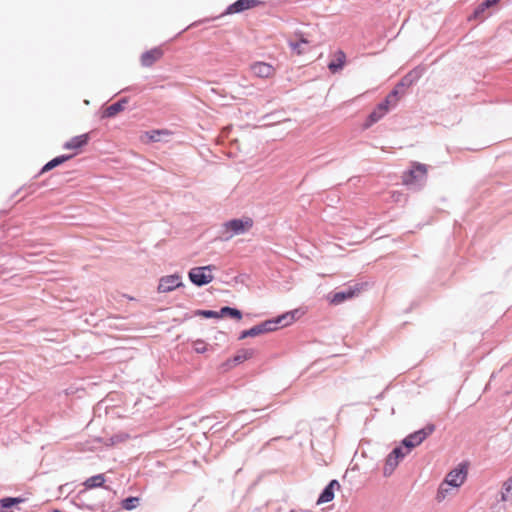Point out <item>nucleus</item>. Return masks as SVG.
Instances as JSON below:
<instances>
[{
    "mask_svg": "<svg viewBox=\"0 0 512 512\" xmlns=\"http://www.w3.org/2000/svg\"><path fill=\"white\" fill-rule=\"evenodd\" d=\"M126 103H127L126 100H121V101H118L116 103L111 104L110 106H108L105 109L104 115L106 117H114V116H116L119 112L124 110V106H125Z\"/></svg>",
    "mask_w": 512,
    "mask_h": 512,
    "instance_id": "19",
    "label": "nucleus"
},
{
    "mask_svg": "<svg viewBox=\"0 0 512 512\" xmlns=\"http://www.w3.org/2000/svg\"><path fill=\"white\" fill-rule=\"evenodd\" d=\"M220 314H221V317L223 316H230V317H233L237 320H240L242 318V313L240 310L238 309H235V308H231V307H223L221 308L220 310Z\"/></svg>",
    "mask_w": 512,
    "mask_h": 512,
    "instance_id": "25",
    "label": "nucleus"
},
{
    "mask_svg": "<svg viewBox=\"0 0 512 512\" xmlns=\"http://www.w3.org/2000/svg\"><path fill=\"white\" fill-rule=\"evenodd\" d=\"M104 483H105L104 475L98 474V475H95V476H92V477L88 478L84 482V486L87 489H93V488H97V487H102L104 485Z\"/></svg>",
    "mask_w": 512,
    "mask_h": 512,
    "instance_id": "20",
    "label": "nucleus"
},
{
    "mask_svg": "<svg viewBox=\"0 0 512 512\" xmlns=\"http://www.w3.org/2000/svg\"><path fill=\"white\" fill-rule=\"evenodd\" d=\"M399 101L397 89L393 90L383 102H381L368 116L366 127H370L374 123L378 122L384 115L389 111L390 107H393Z\"/></svg>",
    "mask_w": 512,
    "mask_h": 512,
    "instance_id": "4",
    "label": "nucleus"
},
{
    "mask_svg": "<svg viewBox=\"0 0 512 512\" xmlns=\"http://www.w3.org/2000/svg\"><path fill=\"white\" fill-rule=\"evenodd\" d=\"M90 135L89 133L81 134L71 138L64 144V149L73 150V156L79 154L82 149L89 143Z\"/></svg>",
    "mask_w": 512,
    "mask_h": 512,
    "instance_id": "9",
    "label": "nucleus"
},
{
    "mask_svg": "<svg viewBox=\"0 0 512 512\" xmlns=\"http://www.w3.org/2000/svg\"><path fill=\"white\" fill-rule=\"evenodd\" d=\"M213 270H215L213 265L192 268L189 271V279L197 286L209 284L214 279L211 273Z\"/></svg>",
    "mask_w": 512,
    "mask_h": 512,
    "instance_id": "6",
    "label": "nucleus"
},
{
    "mask_svg": "<svg viewBox=\"0 0 512 512\" xmlns=\"http://www.w3.org/2000/svg\"><path fill=\"white\" fill-rule=\"evenodd\" d=\"M408 452H409L408 450L406 452H404L402 450V448L397 447L390 454L397 456V460L400 461V459H402Z\"/></svg>",
    "mask_w": 512,
    "mask_h": 512,
    "instance_id": "30",
    "label": "nucleus"
},
{
    "mask_svg": "<svg viewBox=\"0 0 512 512\" xmlns=\"http://www.w3.org/2000/svg\"><path fill=\"white\" fill-rule=\"evenodd\" d=\"M398 464H399V460H397V456L389 454L386 459V463H385V467H384V474L390 475L394 471V469L397 467Z\"/></svg>",
    "mask_w": 512,
    "mask_h": 512,
    "instance_id": "22",
    "label": "nucleus"
},
{
    "mask_svg": "<svg viewBox=\"0 0 512 512\" xmlns=\"http://www.w3.org/2000/svg\"><path fill=\"white\" fill-rule=\"evenodd\" d=\"M72 157H73V155H61V156H58V157L50 160L48 163H46L44 165V167L42 168L41 173H44V172L52 170L53 168L57 167L58 165L68 161Z\"/></svg>",
    "mask_w": 512,
    "mask_h": 512,
    "instance_id": "18",
    "label": "nucleus"
},
{
    "mask_svg": "<svg viewBox=\"0 0 512 512\" xmlns=\"http://www.w3.org/2000/svg\"><path fill=\"white\" fill-rule=\"evenodd\" d=\"M512 497V476L507 479L502 486L501 500L508 501Z\"/></svg>",
    "mask_w": 512,
    "mask_h": 512,
    "instance_id": "23",
    "label": "nucleus"
},
{
    "mask_svg": "<svg viewBox=\"0 0 512 512\" xmlns=\"http://www.w3.org/2000/svg\"><path fill=\"white\" fill-rule=\"evenodd\" d=\"M23 502L22 498H12L6 497L0 499V512H8L10 508H12L16 504H20Z\"/></svg>",
    "mask_w": 512,
    "mask_h": 512,
    "instance_id": "21",
    "label": "nucleus"
},
{
    "mask_svg": "<svg viewBox=\"0 0 512 512\" xmlns=\"http://www.w3.org/2000/svg\"><path fill=\"white\" fill-rule=\"evenodd\" d=\"M164 55L161 47H154L144 52L140 57V62L143 67H151L158 62Z\"/></svg>",
    "mask_w": 512,
    "mask_h": 512,
    "instance_id": "12",
    "label": "nucleus"
},
{
    "mask_svg": "<svg viewBox=\"0 0 512 512\" xmlns=\"http://www.w3.org/2000/svg\"><path fill=\"white\" fill-rule=\"evenodd\" d=\"M128 438H129L128 434L120 433V434L114 435L110 438V444L115 445V444L126 441Z\"/></svg>",
    "mask_w": 512,
    "mask_h": 512,
    "instance_id": "28",
    "label": "nucleus"
},
{
    "mask_svg": "<svg viewBox=\"0 0 512 512\" xmlns=\"http://www.w3.org/2000/svg\"><path fill=\"white\" fill-rule=\"evenodd\" d=\"M250 70L253 75L259 78H271L276 73V69L271 64L262 61L253 63Z\"/></svg>",
    "mask_w": 512,
    "mask_h": 512,
    "instance_id": "11",
    "label": "nucleus"
},
{
    "mask_svg": "<svg viewBox=\"0 0 512 512\" xmlns=\"http://www.w3.org/2000/svg\"><path fill=\"white\" fill-rule=\"evenodd\" d=\"M362 290L361 285H355L354 287H350L346 291L336 292L330 296H328V301L331 305H339L346 300H350L359 295Z\"/></svg>",
    "mask_w": 512,
    "mask_h": 512,
    "instance_id": "8",
    "label": "nucleus"
},
{
    "mask_svg": "<svg viewBox=\"0 0 512 512\" xmlns=\"http://www.w3.org/2000/svg\"><path fill=\"white\" fill-rule=\"evenodd\" d=\"M302 315L303 312H301L299 309H295L293 311L284 313L274 320H267L250 328L251 337H255L266 332L275 331L278 328V325H281L282 327L288 326L295 322Z\"/></svg>",
    "mask_w": 512,
    "mask_h": 512,
    "instance_id": "2",
    "label": "nucleus"
},
{
    "mask_svg": "<svg viewBox=\"0 0 512 512\" xmlns=\"http://www.w3.org/2000/svg\"><path fill=\"white\" fill-rule=\"evenodd\" d=\"M194 349L197 353H203L206 351L205 343L202 341H197L194 344Z\"/></svg>",
    "mask_w": 512,
    "mask_h": 512,
    "instance_id": "31",
    "label": "nucleus"
},
{
    "mask_svg": "<svg viewBox=\"0 0 512 512\" xmlns=\"http://www.w3.org/2000/svg\"><path fill=\"white\" fill-rule=\"evenodd\" d=\"M196 315L203 316L205 318H220V312L212 311V310H198Z\"/></svg>",
    "mask_w": 512,
    "mask_h": 512,
    "instance_id": "27",
    "label": "nucleus"
},
{
    "mask_svg": "<svg viewBox=\"0 0 512 512\" xmlns=\"http://www.w3.org/2000/svg\"><path fill=\"white\" fill-rule=\"evenodd\" d=\"M335 56L336 62H331L328 66L331 71L341 69L345 63L346 56L343 51H338Z\"/></svg>",
    "mask_w": 512,
    "mask_h": 512,
    "instance_id": "24",
    "label": "nucleus"
},
{
    "mask_svg": "<svg viewBox=\"0 0 512 512\" xmlns=\"http://www.w3.org/2000/svg\"><path fill=\"white\" fill-rule=\"evenodd\" d=\"M467 478V468L463 465H459L457 468L451 470L440 484L437 491L436 499L440 502L443 501L452 489H458L461 487Z\"/></svg>",
    "mask_w": 512,
    "mask_h": 512,
    "instance_id": "1",
    "label": "nucleus"
},
{
    "mask_svg": "<svg viewBox=\"0 0 512 512\" xmlns=\"http://www.w3.org/2000/svg\"><path fill=\"white\" fill-rule=\"evenodd\" d=\"M161 135H170V132L168 130H151L148 132H145L141 136V140L145 143L147 142H155L159 140V136Z\"/></svg>",
    "mask_w": 512,
    "mask_h": 512,
    "instance_id": "17",
    "label": "nucleus"
},
{
    "mask_svg": "<svg viewBox=\"0 0 512 512\" xmlns=\"http://www.w3.org/2000/svg\"><path fill=\"white\" fill-rule=\"evenodd\" d=\"M500 0H485L478 8V10L476 11L477 13L480 12V11H483L484 9L486 8H490L492 6H494L495 4H497Z\"/></svg>",
    "mask_w": 512,
    "mask_h": 512,
    "instance_id": "29",
    "label": "nucleus"
},
{
    "mask_svg": "<svg viewBox=\"0 0 512 512\" xmlns=\"http://www.w3.org/2000/svg\"><path fill=\"white\" fill-rule=\"evenodd\" d=\"M138 501L139 499L137 497H129L122 502V506L126 510H132L137 506Z\"/></svg>",
    "mask_w": 512,
    "mask_h": 512,
    "instance_id": "26",
    "label": "nucleus"
},
{
    "mask_svg": "<svg viewBox=\"0 0 512 512\" xmlns=\"http://www.w3.org/2000/svg\"><path fill=\"white\" fill-rule=\"evenodd\" d=\"M335 489H340V484L337 480H332L320 494L317 500V504H323L332 501L334 498Z\"/></svg>",
    "mask_w": 512,
    "mask_h": 512,
    "instance_id": "14",
    "label": "nucleus"
},
{
    "mask_svg": "<svg viewBox=\"0 0 512 512\" xmlns=\"http://www.w3.org/2000/svg\"><path fill=\"white\" fill-rule=\"evenodd\" d=\"M296 36L299 38L298 41H289V46L296 55L300 56L307 52V49L304 46L308 45L309 41L301 33Z\"/></svg>",
    "mask_w": 512,
    "mask_h": 512,
    "instance_id": "16",
    "label": "nucleus"
},
{
    "mask_svg": "<svg viewBox=\"0 0 512 512\" xmlns=\"http://www.w3.org/2000/svg\"><path fill=\"white\" fill-rule=\"evenodd\" d=\"M434 429V425H428L424 429L408 435L403 440V445L408 449V451H410L412 448L420 445L430 434L433 433Z\"/></svg>",
    "mask_w": 512,
    "mask_h": 512,
    "instance_id": "7",
    "label": "nucleus"
},
{
    "mask_svg": "<svg viewBox=\"0 0 512 512\" xmlns=\"http://www.w3.org/2000/svg\"><path fill=\"white\" fill-rule=\"evenodd\" d=\"M253 226V220L250 217L242 219H232L222 225L225 240H229L235 235L243 234L250 230Z\"/></svg>",
    "mask_w": 512,
    "mask_h": 512,
    "instance_id": "5",
    "label": "nucleus"
},
{
    "mask_svg": "<svg viewBox=\"0 0 512 512\" xmlns=\"http://www.w3.org/2000/svg\"><path fill=\"white\" fill-rule=\"evenodd\" d=\"M428 175V166L419 162H412L409 170L402 174V184L409 187H422Z\"/></svg>",
    "mask_w": 512,
    "mask_h": 512,
    "instance_id": "3",
    "label": "nucleus"
},
{
    "mask_svg": "<svg viewBox=\"0 0 512 512\" xmlns=\"http://www.w3.org/2000/svg\"><path fill=\"white\" fill-rule=\"evenodd\" d=\"M181 285L182 282L179 275H168L160 279L158 291L161 293H167Z\"/></svg>",
    "mask_w": 512,
    "mask_h": 512,
    "instance_id": "13",
    "label": "nucleus"
},
{
    "mask_svg": "<svg viewBox=\"0 0 512 512\" xmlns=\"http://www.w3.org/2000/svg\"><path fill=\"white\" fill-rule=\"evenodd\" d=\"M254 351L252 349H242L238 351L232 359L226 362L229 367L243 363L244 361L253 357Z\"/></svg>",
    "mask_w": 512,
    "mask_h": 512,
    "instance_id": "15",
    "label": "nucleus"
},
{
    "mask_svg": "<svg viewBox=\"0 0 512 512\" xmlns=\"http://www.w3.org/2000/svg\"><path fill=\"white\" fill-rule=\"evenodd\" d=\"M247 337H251V331H250V329L243 331V332L241 333V335H240V339H245V338H247Z\"/></svg>",
    "mask_w": 512,
    "mask_h": 512,
    "instance_id": "32",
    "label": "nucleus"
},
{
    "mask_svg": "<svg viewBox=\"0 0 512 512\" xmlns=\"http://www.w3.org/2000/svg\"><path fill=\"white\" fill-rule=\"evenodd\" d=\"M261 4H263L261 0H237L236 2L228 6L224 14L227 15L241 13L248 9L258 7Z\"/></svg>",
    "mask_w": 512,
    "mask_h": 512,
    "instance_id": "10",
    "label": "nucleus"
},
{
    "mask_svg": "<svg viewBox=\"0 0 512 512\" xmlns=\"http://www.w3.org/2000/svg\"><path fill=\"white\" fill-rule=\"evenodd\" d=\"M53 512H62V511H59V510H54Z\"/></svg>",
    "mask_w": 512,
    "mask_h": 512,
    "instance_id": "33",
    "label": "nucleus"
}]
</instances>
